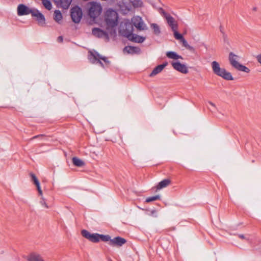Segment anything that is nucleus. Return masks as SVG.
Returning a JSON list of instances; mask_svg holds the SVG:
<instances>
[{
    "label": "nucleus",
    "mask_w": 261,
    "mask_h": 261,
    "mask_svg": "<svg viewBox=\"0 0 261 261\" xmlns=\"http://www.w3.org/2000/svg\"><path fill=\"white\" fill-rule=\"evenodd\" d=\"M211 66L213 73L216 75L227 81L233 80L231 73L226 71L225 69L221 68L218 62L213 61L211 63Z\"/></svg>",
    "instance_id": "f257e3e1"
},
{
    "label": "nucleus",
    "mask_w": 261,
    "mask_h": 261,
    "mask_svg": "<svg viewBox=\"0 0 261 261\" xmlns=\"http://www.w3.org/2000/svg\"><path fill=\"white\" fill-rule=\"evenodd\" d=\"M118 15L117 12L112 9H108L105 13V21L108 28H113L118 24Z\"/></svg>",
    "instance_id": "f03ea898"
},
{
    "label": "nucleus",
    "mask_w": 261,
    "mask_h": 261,
    "mask_svg": "<svg viewBox=\"0 0 261 261\" xmlns=\"http://www.w3.org/2000/svg\"><path fill=\"white\" fill-rule=\"evenodd\" d=\"M89 59L91 63H99L102 67L108 66L110 64L107 58L102 56L95 51L89 52Z\"/></svg>",
    "instance_id": "7ed1b4c3"
},
{
    "label": "nucleus",
    "mask_w": 261,
    "mask_h": 261,
    "mask_svg": "<svg viewBox=\"0 0 261 261\" xmlns=\"http://www.w3.org/2000/svg\"><path fill=\"white\" fill-rule=\"evenodd\" d=\"M240 59V56L234 54L232 52H230L229 54L228 60L230 65L238 70L243 71L246 73H249L250 69L241 64L239 61Z\"/></svg>",
    "instance_id": "20e7f679"
},
{
    "label": "nucleus",
    "mask_w": 261,
    "mask_h": 261,
    "mask_svg": "<svg viewBox=\"0 0 261 261\" xmlns=\"http://www.w3.org/2000/svg\"><path fill=\"white\" fill-rule=\"evenodd\" d=\"M133 31V26L129 20L124 19L121 22L119 33L121 36L128 38L129 34H132Z\"/></svg>",
    "instance_id": "39448f33"
},
{
    "label": "nucleus",
    "mask_w": 261,
    "mask_h": 261,
    "mask_svg": "<svg viewBox=\"0 0 261 261\" xmlns=\"http://www.w3.org/2000/svg\"><path fill=\"white\" fill-rule=\"evenodd\" d=\"M89 16L93 19L96 18L100 14L102 7L99 3L92 2L87 4Z\"/></svg>",
    "instance_id": "423d86ee"
},
{
    "label": "nucleus",
    "mask_w": 261,
    "mask_h": 261,
    "mask_svg": "<svg viewBox=\"0 0 261 261\" xmlns=\"http://www.w3.org/2000/svg\"><path fill=\"white\" fill-rule=\"evenodd\" d=\"M132 24L139 31L147 30V27L143 20L142 17L139 16H135L132 18Z\"/></svg>",
    "instance_id": "0eeeda50"
},
{
    "label": "nucleus",
    "mask_w": 261,
    "mask_h": 261,
    "mask_svg": "<svg viewBox=\"0 0 261 261\" xmlns=\"http://www.w3.org/2000/svg\"><path fill=\"white\" fill-rule=\"evenodd\" d=\"M83 16V12L81 8L75 6L71 9V17L72 21L78 23L80 22Z\"/></svg>",
    "instance_id": "6e6552de"
},
{
    "label": "nucleus",
    "mask_w": 261,
    "mask_h": 261,
    "mask_svg": "<svg viewBox=\"0 0 261 261\" xmlns=\"http://www.w3.org/2000/svg\"><path fill=\"white\" fill-rule=\"evenodd\" d=\"M82 236L92 242L97 243L99 241L100 234L98 233H90L86 230H83L81 232Z\"/></svg>",
    "instance_id": "1a4fd4ad"
},
{
    "label": "nucleus",
    "mask_w": 261,
    "mask_h": 261,
    "mask_svg": "<svg viewBox=\"0 0 261 261\" xmlns=\"http://www.w3.org/2000/svg\"><path fill=\"white\" fill-rule=\"evenodd\" d=\"M32 16L36 17L38 23L40 26H44L45 24V18L44 15L38 10L34 9Z\"/></svg>",
    "instance_id": "9d476101"
},
{
    "label": "nucleus",
    "mask_w": 261,
    "mask_h": 261,
    "mask_svg": "<svg viewBox=\"0 0 261 261\" xmlns=\"http://www.w3.org/2000/svg\"><path fill=\"white\" fill-rule=\"evenodd\" d=\"M164 16L168 24L171 28L172 30L178 29L177 23L175 19L171 16L169 14L164 12Z\"/></svg>",
    "instance_id": "9b49d317"
},
{
    "label": "nucleus",
    "mask_w": 261,
    "mask_h": 261,
    "mask_svg": "<svg viewBox=\"0 0 261 261\" xmlns=\"http://www.w3.org/2000/svg\"><path fill=\"white\" fill-rule=\"evenodd\" d=\"M34 9H29L23 4H20L17 7V14L18 16L26 15L32 13Z\"/></svg>",
    "instance_id": "f8f14e48"
},
{
    "label": "nucleus",
    "mask_w": 261,
    "mask_h": 261,
    "mask_svg": "<svg viewBox=\"0 0 261 261\" xmlns=\"http://www.w3.org/2000/svg\"><path fill=\"white\" fill-rule=\"evenodd\" d=\"M171 65L174 69L182 73L186 74L188 72L187 66L179 62H172Z\"/></svg>",
    "instance_id": "ddd939ff"
},
{
    "label": "nucleus",
    "mask_w": 261,
    "mask_h": 261,
    "mask_svg": "<svg viewBox=\"0 0 261 261\" xmlns=\"http://www.w3.org/2000/svg\"><path fill=\"white\" fill-rule=\"evenodd\" d=\"M92 34L98 38H105L107 40L109 39L108 34L99 28H93L92 29Z\"/></svg>",
    "instance_id": "4468645a"
},
{
    "label": "nucleus",
    "mask_w": 261,
    "mask_h": 261,
    "mask_svg": "<svg viewBox=\"0 0 261 261\" xmlns=\"http://www.w3.org/2000/svg\"><path fill=\"white\" fill-rule=\"evenodd\" d=\"M126 240L121 237H117L110 240L109 243L111 246H121L126 243Z\"/></svg>",
    "instance_id": "2eb2a0df"
},
{
    "label": "nucleus",
    "mask_w": 261,
    "mask_h": 261,
    "mask_svg": "<svg viewBox=\"0 0 261 261\" xmlns=\"http://www.w3.org/2000/svg\"><path fill=\"white\" fill-rule=\"evenodd\" d=\"M127 39L134 42L142 43L145 40V37L132 33V34H129Z\"/></svg>",
    "instance_id": "dca6fc26"
},
{
    "label": "nucleus",
    "mask_w": 261,
    "mask_h": 261,
    "mask_svg": "<svg viewBox=\"0 0 261 261\" xmlns=\"http://www.w3.org/2000/svg\"><path fill=\"white\" fill-rule=\"evenodd\" d=\"M168 65L167 62H165L161 65H159L155 67L152 71L150 73L149 76L153 77L158 73H160L163 69Z\"/></svg>",
    "instance_id": "f3484780"
},
{
    "label": "nucleus",
    "mask_w": 261,
    "mask_h": 261,
    "mask_svg": "<svg viewBox=\"0 0 261 261\" xmlns=\"http://www.w3.org/2000/svg\"><path fill=\"white\" fill-rule=\"evenodd\" d=\"M123 51L129 54H139L140 49L137 47L127 46L124 48Z\"/></svg>",
    "instance_id": "a211bd4d"
},
{
    "label": "nucleus",
    "mask_w": 261,
    "mask_h": 261,
    "mask_svg": "<svg viewBox=\"0 0 261 261\" xmlns=\"http://www.w3.org/2000/svg\"><path fill=\"white\" fill-rule=\"evenodd\" d=\"M64 9H67L72 0H55Z\"/></svg>",
    "instance_id": "6ab92c4d"
},
{
    "label": "nucleus",
    "mask_w": 261,
    "mask_h": 261,
    "mask_svg": "<svg viewBox=\"0 0 261 261\" xmlns=\"http://www.w3.org/2000/svg\"><path fill=\"white\" fill-rule=\"evenodd\" d=\"M28 261H44L41 256L37 253H31L27 258Z\"/></svg>",
    "instance_id": "aec40b11"
},
{
    "label": "nucleus",
    "mask_w": 261,
    "mask_h": 261,
    "mask_svg": "<svg viewBox=\"0 0 261 261\" xmlns=\"http://www.w3.org/2000/svg\"><path fill=\"white\" fill-rule=\"evenodd\" d=\"M171 183V180L169 179H165L160 181L156 186V190L158 191L163 188L167 187Z\"/></svg>",
    "instance_id": "412c9836"
},
{
    "label": "nucleus",
    "mask_w": 261,
    "mask_h": 261,
    "mask_svg": "<svg viewBox=\"0 0 261 261\" xmlns=\"http://www.w3.org/2000/svg\"><path fill=\"white\" fill-rule=\"evenodd\" d=\"M63 18L62 14L60 10H56L54 13V19L58 23H60Z\"/></svg>",
    "instance_id": "4be33fe9"
},
{
    "label": "nucleus",
    "mask_w": 261,
    "mask_h": 261,
    "mask_svg": "<svg viewBox=\"0 0 261 261\" xmlns=\"http://www.w3.org/2000/svg\"><path fill=\"white\" fill-rule=\"evenodd\" d=\"M166 56L169 59H174V60H177V59H183L181 56L178 55L176 53H175L174 51H167L166 53Z\"/></svg>",
    "instance_id": "5701e85b"
},
{
    "label": "nucleus",
    "mask_w": 261,
    "mask_h": 261,
    "mask_svg": "<svg viewBox=\"0 0 261 261\" xmlns=\"http://www.w3.org/2000/svg\"><path fill=\"white\" fill-rule=\"evenodd\" d=\"M180 42L182 43V46L186 47L187 49L193 53L195 51V48L193 46L190 45L184 38L180 41Z\"/></svg>",
    "instance_id": "b1692460"
},
{
    "label": "nucleus",
    "mask_w": 261,
    "mask_h": 261,
    "mask_svg": "<svg viewBox=\"0 0 261 261\" xmlns=\"http://www.w3.org/2000/svg\"><path fill=\"white\" fill-rule=\"evenodd\" d=\"M72 162L74 165L77 167H82L84 165V162L82 160L76 157H73L72 158Z\"/></svg>",
    "instance_id": "393cba45"
},
{
    "label": "nucleus",
    "mask_w": 261,
    "mask_h": 261,
    "mask_svg": "<svg viewBox=\"0 0 261 261\" xmlns=\"http://www.w3.org/2000/svg\"><path fill=\"white\" fill-rule=\"evenodd\" d=\"M151 28L153 30V32L155 35H159L161 33L160 27L156 23H152L150 25Z\"/></svg>",
    "instance_id": "a878e982"
},
{
    "label": "nucleus",
    "mask_w": 261,
    "mask_h": 261,
    "mask_svg": "<svg viewBox=\"0 0 261 261\" xmlns=\"http://www.w3.org/2000/svg\"><path fill=\"white\" fill-rule=\"evenodd\" d=\"M42 3H43V6L46 9L50 10L52 8V5H51L50 1L43 0Z\"/></svg>",
    "instance_id": "bb28decb"
},
{
    "label": "nucleus",
    "mask_w": 261,
    "mask_h": 261,
    "mask_svg": "<svg viewBox=\"0 0 261 261\" xmlns=\"http://www.w3.org/2000/svg\"><path fill=\"white\" fill-rule=\"evenodd\" d=\"M177 29H175V30H173L172 31L174 33V36L176 39L180 40V41L184 38L183 36L181 34H179L177 32Z\"/></svg>",
    "instance_id": "cd10ccee"
},
{
    "label": "nucleus",
    "mask_w": 261,
    "mask_h": 261,
    "mask_svg": "<svg viewBox=\"0 0 261 261\" xmlns=\"http://www.w3.org/2000/svg\"><path fill=\"white\" fill-rule=\"evenodd\" d=\"M160 196L159 195H155V196L149 197L146 199L145 202H147V203L150 202L158 200L160 199Z\"/></svg>",
    "instance_id": "c85d7f7f"
},
{
    "label": "nucleus",
    "mask_w": 261,
    "mask_h": 261,
    "mask_svg": "<svg viewBox=\"0 0 261 261\" xmlns=\"http://www.w3.org/2000/svg\"><path fill=\"white\" fill-rule=\"evenodd\" d=\"M132 5L134 8L141 7L142 5V2L141 0H133Z\"/></svg>",
    "instance_id": "c756f323"
},
{
    "label": "nucleus",
    "mask_w": 261,
    "mask_h": 261,
    "mask_svg": "<svg viewBox=\"0 0 261 261\" xmlns=\"http://www.w3.org/2000/svg\"><path fill=\"white\" fill-rule=\"evenodd\" d=\"M30 176L32 178V180L34 182V184L36 185V186H38L40 185V182L37 179V177L35 176V175L32 173L30 174Z\"/></svg>",
    "instance_id": "7c9ffc66"
},
{
    "label": "nucleus",
    "mask_w": 261,
    "mask_h": 261,
    "mask_svg": "<svg viewBox=\"0 0 261 261\" xmlns=\"http://www.w3.org/2000/svg\"><path fill=\"white\" fill-rule=\"evenodd\" d=\"M101 240L104 242H107L111 240L109 235L100 234L99 240Z\"/></svg>",
    "instance_id": "2f4dec72"
},
{
    "label": "nucleus",
    "mask_w": 261,
    "mask_h": 261,
    "mask_svg": "<svg viewBox=\"0 0 261 261\" xmlns=\"http://www.w3.org/2000/svg\"><path fill=\"white\" fill-rule=\"evenodd\" d=\"M40 204L43 207H44L46 208H49L48 205L46 202L45 199L44 198L43 196L41 198V200L40 201Z\"/></svg>",
    "instance_id": "473e14b6"
},
{
    "label": "nucleus",
    "mask_w": 261,
    "mask_h": 261,
    "mask_svg": "<svg viewBox=\"0 0 261 261\" xmlns=\"http://www.w3.org/2000/svg\"><path fill=\"white\" fill-rule=\"evenodd\" d=\"M208 103L211 106L212 108H208L209 110L212 112H214L215 111H216L217 110V108L216 106V105H215V103H214L213 102H212V101H208Z\"/></svg>",
    "instance_id": "72a5a7b5"
},
{
    "label": "nucleus",
    "mask_w": 261,
    "mask_h": 261,
    "mask_svg": "<svg viewBox=\"0 0 261 261\" xmlns=\"http://www.w3.org/2000/svg\"><path fill=\"white\" fill-rule=\"evenodd\" d=\"M37 190L38 191L39 195H40L41 197L42 196V191L41 189L40 186L39 185L38 186H36Z\"/></svg>",
    "instance_id": "f704fd0d"
},
{
    "label": "nucleus",
    "mask_w": 261,
    "mask_h": 261,
    "mask_svg": "<svg viewBox=\"0 0 261 261\" xmlns=\"http://www.w3.org/2000/svg\"><path fill=\"white\" fill-rule=\"evenodd\" d=\"M256 60L257 62L261 65V53L258 55L256 57Z\"/></svg>",
    "instance_id": "c9c22d12"
},
{
    "label": "nucleus",
    "mask_w": 261,
    "mask_h": 261,
    "mask_svg": "<svg viewBox=\"0 0 261 261\" xmlns=\"http://www.w3.org/2000/svg\"><path fill=\"white\" fill-rule=\"evenodd\" d=\"M57 40L59 42H62L63 41V38L62 36H59L58 37Z\"/></svg>",
    "instance_id": "e433bc0d"
},
{
    "label": "nucleus",
    "mask_w": 261,
    "mask_h": 261,
    "mask_svg": "<svg viewBox=\"0 0 261 261\" xmlns=\"http://www.w3.org/2000/svg\"><path fill=\"white\" fill-rule=\"evenodd\" d=\"M151 215L153 216L156 217V211L153 210L151 211Z\"/></svg>",
    "instance_id": "4c0bfd02"
},
{
    "label": "nucleus",
    "mask_w": 261,
    "mask_h": 261,
    "mask_svg": "<svg viewBox=\"0 0 261 261\" xmlns=\"http://www.w3.org/2000/svg\"><path fill=\"white\" fill-rule=\"evenodd\" d=\"M239 237L242 239H244L245 238V236L243 234H239Z\"/></svg>",
    "instance_id": "58836bf2"
},
{
    "label": "nucleus",
    "mask_w": 261,
    "mask_h": 261,
    "mask_svg": "<svg viewBox=\"0 0 261 261\" xmlns=\"http://www.w3.org/2000/svg\"><path fill=\"white\" fill-rule=\"evenodd\" d=\"M257 10V8L256 7H254L252 8V11H256Z\"/></svg>",
    "instance_id": "ea45409f"
},
{
    "label": "nucleus",
    "mask_w": 261,
    "mask_h": 261,
    "mask_svg": "<svg viewBox=\"0 0 261 261\" xmlns=\"http://www.w3.org/2000/svg\"><path fill=\"white\" fill-rule=\"evenodd\" d=\"M39 136H34V137H33L31 139V140H33V139H35V138H37V137H38Z\"/></svg>",
    "instance_id": "a19ab883"
},
{
    "label": "nucleus",
    "mask_w": 261,
    "mask_h": 261,
    "mask_svg": "<svg viewBox=\"0 0 261 261\" xmlns=\"http://www.w3.org/2000/svg\"><path fill=\"white\" fill-rule=\"evenodd\" d=\"M125 10L129 11L130 10V7H127Z\"/></svg>",
    "instance_id": "79ce46f5"
}]
</instances>
